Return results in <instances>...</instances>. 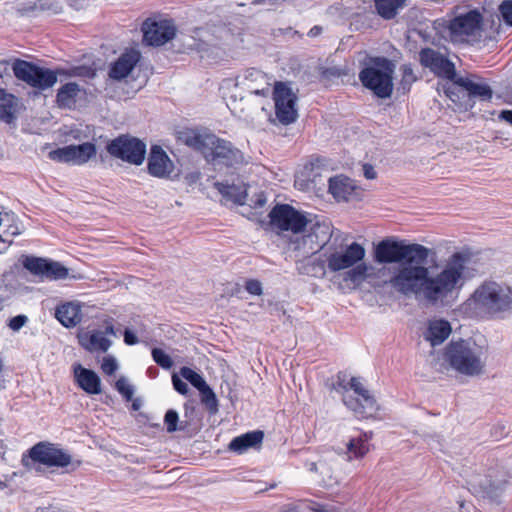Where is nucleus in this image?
Segmentation results:
<instances>
[{
	"mask_svg": "<svg viewBox=\"0 0 512 512\" xmlns=\"http://www.w3.org/2000/svg\"><path fill=\"white\" fill-rule=\"evenodd\" d=\"M355 188L354 181L348 177L340 175L329 179V192L338 201L349 200Z\"/></svg>",
	"mask_w": 512,
	"mask_h": 512,
	"instance_id": "7c9ffc66",
	"label": "nucleus"
},
{
	"mask_svg": "<svg viewBox=\"0 0 512 512\" xmlns=\"http://www.w3.org/2000/svg\"><path fill=\"white\" fill-rule=\"evenodd\" d=\"M16 98L0 89V120L7 124L15 120Z\"/></svg>",
	"mask_w": 512,
	"mask_h": 512,
	"instance_id": "f704fd0d",
	"label": "nucleus"
},
{
	"mask_svg": "<svg viewBox=\"0 0 512 512\" xmlns=\"http://www.w3.org/2000/svg\"><path fill=\"white\" fill-rule=\"evenodd\" d=\"M55 318L66 328H73L82 321V307L79 302H65L57 306Z\"/></svg>",
	"mask_w": 512,
	"mask_h": 512,
	"instance_id": "b1692460",
	"label": "nucleus"
},
{
	"mask_svg": "<svg viewBox=\"0 0 512 512\" xmlns=\"http://www.w3.org/2000/svg\"><path fill=\"white\" fill-rule=\"evenodd\" d=\"M372 432H361L353 436L347 444L349 459L362 458L369 451V441L372 439Z\"/></svg>",
	"mask_w": 512,
	"mask_h": 512,
	"instance_id": "2f4dec72",
	"label": "nucleus"
},
{
	"mask_svg": "<svg viewBox=\"0 0 512 512\" xmlns=\"http://www.w3.org/2000/svg\"><path fill=\"white\" fill-rule=\"evenodd\" d=\"M96 155V146L91 142L68 145L49 152V158L63 163L83 165Z\"/></svg>",
	"mask_w": 512,
	"mask_h": 512,
	"instance_id": "a211bd4d",
	"label": "nucleus"
},
{
	"mask_svg": "<svg viewBox=\"0 0 512 512\" xmlns=\"http://www.w3.org/2000/svg\"><path fill=\"white\" fill-rule=\"evenodd\" d=\"M177 138L188 147L200 151L203 156H205L209 146L213 145L212 141H216L214 134L202 133L194 129L178 131Z\"/></svg>",
	"mask_w": 512,
	"mask_h": 512,
	"instance_id": "5701e85b",
	"label": "nucleus"
},
{
	"mask_svg": "<svg viewBox=\"0 0 512 512\" xmlns=\"http://www.w3.org/2000/svg\"><path fill=\"white\" fill-rule=\"evenodd\" d=\"M245 289L251 295L259 296L262 294V284L256 279L247 280L245 283Z\"/></svg>",
	"mask_w": 512,
	"mask_h": 512,
	"instance_id": "de8ad7c7",
	"label": "nucleus"
},
{
	"mask_svg": "<svg viewBox=\"0 0 512 512\" xmlns=\"http://www.w3.org/2000/svg\"><path fill=\"white\" fill-rule=\"evenodd\" d=\"M483 17L478 10H470L449 21L448 35L452 43H468L481 29Z\"/></svg>",
	"mask_w": 512,
	"mask_h": 512,
	"instance_id": "9b49d317",
	"label": "nucleus"
},
{
	"mask_svg": "<svg viewBox=\"0 0 512 512\" xmlns=\"http://www.w3.org/2000/svg\"><path fill=\"white\" fill-rule=\"evenodd\" d=\"M451 333V325L447 320L435 319L429 321L428 327L424 332V339L432 346L442 344Z\"/></svg>",
	"mask_w": 512,
	"mask_h": 512,
	"instance_id": "cd10ccee",
	"label": "nucleus"
},
{
	"mask_svg": "<svg viewBox=\"0 0 512 512\" xmlns=\"http://www.w3.org/2000/svg\"><path fill=\"white\" fill-rule=\"evenodd\" d=\"M106 150L114 158L139 166L145 160L146 144L137 138L120 135L107 144Z\"/></svg>",
	"mask_w": 512,
	"mask_h": 512,
	"instance_id": "f8f14e48",
	"label": "nucleus"
},
{
	"mask_svg": "<svg viewBox=\"0 0 512 512\" xmlns=\"http://www.w3.org/2000/svg\"><path fill=\"white\" fill-rule=\"evenodd\" d=\"M499 13L503 21L512 26V0H505L499 6Z\"/></svg>",
	"mask_w": 512,
	"mask_h": 512,
	"instance_id": "c03bdc74",
	"label": "nucleus"
},
{
	"mask_svg": "<svg viewBox=\"0 0 512 512\" xmlns=\"http://www.w3.org/2000/svg\"><path fill=\"white\" fill-rule=\"evenodd\" d=\"M27 321H28L27 316L17 315V316L12 317L9 320L8 326L11 330L18 331L26 324Z\"/></svg>",
	"mask_w": 512,
	"mask_h": 512,
	"instance_id": "09e8293b",
	"label": "nucleus"
},
{
	"mask_svg": "<svg viewBox=\"0 0 512 512\" xmlns=\"http://www.w3.org/2000/svg\"><path fill=\"white\" fill-rule=\"evenodd\" d=\"M133 409H134V410H137V409H138V406H137L135 403H133Z\"/></svg>",
	"mask_w": 512,
	"mask_h": 512,
	"instance_id": "e2e57ef3",
	"label": "nucleus"
},
{
	"mask_svg": "<svg viewBox=\"0 0 512 512\" xmlns=\"http://www.w3.org/2000/svg\"><path fill=\"white\" fill-rule=\"evenodd\" d=\"M103 332L105 333V337L107 335L115 336V337L117 336L116 330H115V328H114V326H113V324L111 322H107L106 323Z\"/></svg>",
	"mask_w": 512,
	"mask_h": 512,
	"instance_id": "6e6d98bb",
	"label": "nucleus"
},
{
	"mask_svg": "<svg viewBox=\"0 0 512 512\" xmlns=\"http://www.w3.org/2000/svg\"><path fill=\"white\" fill-rule=\"evenodd\" d=\"M419 61L422 66L428 68L438 77L453 82L458 77L456 75L455 65L446 56L432 48L421 49L419 52Z\"/></svg>",
	"mask_w": 512,
	"mask_h": 512,
	"instance_id": "dca6fc26",
	"label": "nucleus"
},
{
	"mask_svg": "<svg viewBox=\"0 0 512 512\" xmlns=\"http://www.w3.org/2000/svg\"><path fill=\"white\" fill-rule=\"evenodd\" d=\"M498 118L512 125V110H502L499 113Z\"/></svg>",
	"mask_w": 512,
	"mask_h": 512,
	"instance_id": "603ef678",
	"label": "nucleus"
},
{
	"mask_svg": "<svg viewBox=\"0 0 512 512\" xmlns=\"http://www.w3.org/2000/svg\"><path fill=\"white\" fill-rule=\"evenodd\" d=\"M266 203V198L263 193L257 196V200L255 202V207H262Z\"/></svg>",
	"mask_w": 512,
	"mask_h": 512,
	"instance_id": "4d7b16f0",
	"label": "nucleus"
},
{
	"mask_svg": "<svg viewBox=\"0 0 512 512\" xmlns=\"http://www.w3.org/2000/svg\"><path fill=\"white\" fill-rule=\"evenodd\" d=\"M281 512H327L323 508H312L306 504H297L288 506L283 509Z\"/></svg>",
	"mask_w": 512,
	"mask_h": 512,
	"instance_id": "49530a36",
	"label": "nucleus"
},
{
	"mask_svg": "<svg viewBox=\"0 0 512 512\" xmlns=\"http://www.w3.org/2000/svg\"><path fill=\"white\" fill-rule=\"evenodd\" d=\"M349 387L357 397H354L351 394L344 395L345 406L353 411L359 418H369L374 416L378 410V405L374 397L364 387L360 378L351 377L349 379Z\"/></svg>",
	"mask_w": 512,
	"mask_h": 512,
	"instance_id": "ddd939ff",
	"label": "nucleus"
},
{
	"mask_svg": "<svg viewBox=\"0 0 512 512\" xmlns=\"http://www.w3.org/2000/svg\"><path fill=\"white\" fill-rule=\"evenodd\" d=\"M469 305L480 316L498 317L512 310V286L486 281L474 291Z\"/></svg>",
	"mask_w": 512,
	"mask_h": 512,
	"instance_id": "7ed1b4c3",
	"label": "nucleus"
},
{
	"mask_svg": "<svg viewBox=\"0 0 512 512\" xmlns=\"http://www.w3.org/2000/svg\"><path fill=\"white\" fill-rule=\"evenodd\" d=\"M253 86H254V87H260V86H261V84H260V82H256V83H253Z\"/></svg>",
	"mask_w": 512,
	"mask_h": 512,
	"instance_id": "680f3d73",
	"label": "nucleus"
},
{
	"mask_svg": "<svg viewBox=\"0 0 512 512\" xmlns=\"http://www.w3.org/2000/svg\"><path fill=\"white\" fill-rule=\"evenodd\" d=\"M244 81L247 89L252 94L266 97L270 92V83L267 75L258 69L252 68L247 70Z\"/></svg>",
	"mask_w": 512,
	"mask_h": 512,
	"instance_id": "bb28decb",
	"label": "nucleus"
},
{
	"mask_svg": "<svg viewBox=\"0 0 512 512\" xmlns=\"http://www.w3.org/2000/svg\"><path fill=\"white\" fill-rule=\"evenodd\" d=\"M394 63L386 57H371L359 72L361 84L381 99L389 98L393 92Z\"/></svg>",
	"mask_w": 512,
	"mask_h": 512,
	"instance_id": "20e7f679",
	"label": "nucleus"
},
{
	"mask_svg": "<svg viewBox=\"0 0 512 512\" xmlns=\"http://www.w3.org/2000/svg\"><path fill=\"white\" fill-rule=\"evenodd\" d=\"M363 172H364V176L367 179H374L376 177V172H375L374 168L369 164H365L363 166Z\"/></svg>",
	"mask_w": 512,
	"mask_h": 512,
	"instance_id": "5fc2aeb1",
	"label": "nucleus"
},
{
	"mask_svg": "<svg viewBox=\"0 0 512 512\" xmlns=\"http://www.w3.org/2000/svg\"><path fill=\"white\" fill-rule=\"evenodd\" d=\"M28 453L32 461L47 467L65 468L71 465L75 470L81 465L80 460H73L67 451L50 442H39Z\"/></svg>",
	"mask_w": 512,
	"mask_h": 512,
	"instance_id": "0eeeda50",
	"label": "nucleus"
},
{
	"mask_svg": "<svg viewBox=\"0 0 512 512\" xmlns=\"http://www.w3.org/2000/svg\"><path fill=\"white\" fill-rule=\"evenodd\" d=\"M321 31H322V28H321V27H319V26H314V27H312V28L310 29V31H309V33H308V35H309V36L314 37V36L319 35V34L321 33Z\"/></svg>",
	"mask_w": 512,
	"mask_h": 512,
	"instance_id": "13d9d810",
	"label": "nucleus"
},
{
	"mask_svg": "<svg viewBox=\"0 0 512 512\" xmlns=\"http://www.w3.org/2000/svg\"><path fill=\"white\" fill-rule=\"evenodd\" d=\"M364 257L365 249L357 242H353L345 246L342 244L335 246L333 243L327 247V268L331 272L349 269L355 264L361 262Z\"/></svg>",
	"mask_w": 512,
	"mask_h": 512,
	"instance_id": "9d476101",
	"label": "nucleus"
},
{
	"mask_svg": "<svg viewBox=\"0 0 512 512\" xmlns=\"http://www.w3.org/2000/svg\"><path fill=\"white\" fill-rule=\"evenodd\" d=\"M369 266L365 263H357L349 268L346 272L344 279L354 284H360L366 280Z\"/></svg>",
	"mask_w": 512,
	"mask_h": 512,
	"instance_id": "c9c22d12",
	"label": "nucleus"
},
{
	"mask_svg": "<svg viewBox=\"0 0 512 512\" xmlns=\"http://www.w3.org/2000/svg\"><path fill=\"white\" fill-rule=\"evenodd\" d=\"M273 99L278 121L283 125L294 123L297 120L298 113L296 109L297 96L292 89L284 82H276Z\"/></svg>",
	"mask_w": 512,
	"mask_h": 512,
	"instance_id": "4468645a",
	"label": "nucleus"
},
{
	"mask_svg": "<svg viewBox=\"0 0 512 512\" xmlns=\"http://www.w3.org/2000/svg\"><path fill=\"white\" fill-rule=\"evenodd\" d=\"M116 390L126 401H130L134 395V387L125 377H120L115 383Z\"/></svg>",
	"mask_w": 512,
	"mask_h": 512,
	"instance_id": "ea45409f",
	"label": "nucleus"
},
{
	"mask_svg": "<svg viewBox=\"0 0 512 512\" xmlns=\"http://www.w3.org/2000/svg\"><path fill=\"white\" fill-rule=\"evenodd\" d=\"M446 93H447V96H448L452 101H455V99H454L455 93L452 91V89H451V88H448V89H447V91H446Z\"/></svg>",
	"mask_w": 512,
	"mask_h": 512,
	"instance_id": "052dcab7",
	"label": "nucleus"
},
{
	"mask_svg": "<svg viewBox=\"0 0 512 512\" xmlns=\"http://www.w3.org/2000/svg\"><path fill=\"white\" fill-rule=\"evenodd\" d=\"M123 335H124V342L126 345L131 346V345H135L138 343L137 336L130 329L126 328L124 330Z\"/></svg>",
	"mask_w": 512,
	"mask_h": 512,
	"instance_id": "3c124183",
	"label": "nucleus"
},
{
	"mask_svg": "<svg viewBox=\"0 0 512 512\" xmlns=\"http://www.w3.org/2000/svg\"><path fill=\"white\" fill-rule=\"evenodd\" d=\"M306 467L307 469L310 471V472H317V464L315 462H310V463H307L306 464Z\"/></svg>",
	"mask_w": 512,
	"mask_h": 512,
	"instance_id": "bf43d9fd",
	"label": "nucleus"
},
{
	"mask_svg": "<svg viewBox=\"0 0 512 512\" xmlns=\"http://www.w3.org/2000/svg\"><path fill=\"white\" fill-rule=\"evenodd\" d=\"M214 187L226 201L243 205L247 199V186L243 182L230 184L228 181H216Z\"/></svg>",
	"mask_w": 512,
	"mask_h": 512,
	"instance_id": "a878e982",
	"label": "nucleus"
},
{
	"mask_svg": "<svg viewBox=\"0 0 512 512\" xmlns=\"http://www.w3.org/2000/svg\"><path fill=\"white\" fill-rule=\"evenodd\" d=\"M401 81L400 85L404 90H409L413 82L416 81L411 65L404 64L401 66Z\"/></svg>",
	"mask_w": 512,
	"mask_h": 512,
	"instance_id": "a19ab883",
	"label": "nucleus"
},
{
	"mask_svg": "<svg viewBox=\"0 0 512 512\" xmlns=\"http://www.w3.org/2000/svg\"><path fill=\"white\" fill-rule=\"evenodd\" d=\"M346 374L338 373L337 380L333 384V389L342 395V400L344 401V395L350 394L349 380L346 379Z\"/></svg>",
	"mask_w": 512,
	"mask_h": 512,
	"instance_id": "37998d69",
	"label": "nucleus"
},
{
	"mask_svg": "<svg viewBox=\"0 0 512 512\" xmlns=\"http://www.w3.org/2000/svg\"><path fill=\"white\" fill-rule=\"evenodd\" d=\"M406 0H374L375 9L379 16L385 20H391L396 17Z\"/></svg>",
	"mask_w": 512,
	"mask_h": 512,
	"instance_id": "72a5a7b5",
	"label": "nucleus"
},
{
	"mask_svg": "<svg viewBox=\"0 0 512 512\" xmlns=\"http://www.w3.org/2000/svg\"><path fill=\"white\" fill-rule=\"evenodd\" d=\"M15 77L38 90H46L57 82V73L31 62L17 59L12 66Z\"/></svg>",
	"mask_w": 512,
	"mask_h": 512,
	"instance_id": "1a4fd4ad",
	"label": "nucleus"
},
{
	"mask_svg": "<svg viewBox=\"0 0 512 512\" xmlns=\"http://www.w3.org/2000/svg\"><path fill=\"white\" fill-rule=\"evenodd\" d=\"M143 41L149 46H161L174 38L176 28L170 20L148 18L142 24Z\"/></svg>",
	"mask_w": 512,
	"mask_h": 512,
	"instance_id": "f3484780",
	"label": "nucleus"
},
{
	"mask_svg": "<svg viewBox=\"0 0 512 512\" xmlns=\"http://www.w3.org/2000/svg\"><path fill=\"white\" fill-rule=\"evenodd\" d=\"M201 402L206 406L211 414H214L218 411V400L217 397L212 390V388L206 384L200 390Z\"/></svg>",
	"mask_w": 512,
	"mask_h": 512,
	"instance_id": "e433bc0d",
	"label": "nucleus"
},
{
	"mask_svg": "<svg viewBox=\"0 0 512 512\" xmlns=\"http://www.w3.org/2000/svg\"><path fill=\"white\" fill-rule=\"evenodd\" d=\"M430 250L426 247V255L422 261L402 262L398 265L389 280L390 286L404 296H415L427 304L436 305L442 302L453 290L463 275L461 264H448L434 276L429 275L426 267Z\"/></svg>",
	"mask_w": 512,
	"mask_h": 512,
	"instance_id": "f257e3e1",
	"label": "nucleus"
},
{
	"mask_svg": "<svg viewBox=\"0 0 512 512\" xmlns=\"http://www.w3.org/2000/svg\"><path fill=\"white\" fill-rule=\"evenodd\" d=\"M270 223L281 231L293 234L304 232L311 222L307 214L295 209L289 204H277L269 212Z\"/></svg>",
	"mask_w": 512,
	"mask_h": 512,
	"instance_id": "6e6552de",
	"label": "nucleus"
},
{
	"mask_svg": "<svg viewBox=\"0 0 512 512\" xmlns=\"http://www.w3.org/2000/svg\"><path fill=\"white\" fill-rule=\"evenodd\" d=\"M11 244V239L3 238L2 236H0V255L6 253Z\"/></svg>",
	"mask_w": 512,
	"mask_h": 512,
	"instance_id": "864d4df0",
	"label": "nucleus"
},
{
	"mask_svg": "<svg viewBox=\"0 0 512 512\" xmlns=\"http://www.w3.org/2000/svg\"><path fill=\"white\" fill-rule=\"evenodd\" d=\"M74 377L78 386L88 394L101 393L100 377L93 370L82 367L80 364L74 367Z\"/></svg>",
	"mask_w": 512,
	"mask_h": 512,
	"instance_id": "393cba45",
	"label": "nucleus"
},
{
	"mask_svg": "<svg viewBox=\"0 0 512 512\" xmlns=\"http://www.w3.org/2000/svg\"><path fill=\"white\" fill-rule=\"evenodd\" d=\"M141 54L136 49L126 50L121 56L111 65L109 76L115 80H122L126 78L137 63L140 61Z\"/></svg>",
	"mask_w": 512,
	"mask_h": 512,
	"instance_id": "4be33fe9",
	"label": "nucleus"
},
{
	"mask_svg": "<svg viewBox=\"0 0 512 512\" xmlns=\"http://www.w3.org/2000/svg\"><path fill=\"white\" fill-rule=\"evenodd\" d=\"M147 169L151 176L166 178L173 172L174 164L162 147L153 145L150 149Z\"/></svg>",
	"mask_w": 512,
	"mask_h": 512,
	"instance_id": "aec40b11",
	"label": "nucleus"
},
{
	"mask_svg": "<svg viewBox=\"0 0 512 512\" xmlns=\"http://www.w3.org/2000/svg\"><path fill=\"white\" fill-rule=\"evenodd\" d=\"M180 375L198 391L207 384L202 375L189 367H182L180 369Z\"/></svg>",
	"mask_w": 512,
	"mask_h": 512,
	"instance_id": "4c0bfd02",
	"label": "nucleus"
},
{
	"mask_svg": "<svg viewBox=\"0 0 512 512\" xmlns=\"http://www.w3.org/2000/svg\"><path fill=\"white\" fill-rule=\"evenodd\" d=\"M476 75L458 76L454 80L453 86L462 88L468 93L470 98H479L482 101H489L493 96L491 87L481 81Z\"/></svg>",
	"mask_w": 512,
	"mask_h": 512,
	"instance_id": "412c9836",
	"label": "nucleus"
},
{
	"mask_svg": "<svg viewBox=\"0 0 512 512\" xmlns=\"http://www.w3.org/2000/svg\"><path fill=\"white\" fill-rule=\"evenodd\" d=\"M80 92V87L75 82H69L63 85L57 92L56 102L60 108L72 109L76 105V99Z\"/></svg>",
	"mask_w": 512,
	"mask_h": 512,
	"instance_id": "473e14b6",
	"label": "nucleus"
},
{
	"mask_svg": "<svg viewBox=\"0 0 512 512\" xmlns=\"http://www.w3.org/2000/svg\"><path fill=\"white\" fill-rule=\"evenodd\" d=\"M118 368H119V366H118V363H117V360L115 359V357L106 356L103 358V361L101 364V369H102L103 373L111 376L118 370Z\"/></svg>",
	"mask_w": 512,
	"mask_h": 512,
	"instance_id": "a18cd8bd",
	"label": "nucleus"
},
{
	"mask_svg": "<svg viewBox=\"0 0 512 512\" xmlns=\"http://www.w3.org/2000/svg\"><path fill=\"white\" fill-rule=\"evenodd\" d=\"M154 362L161 368L169 370L173 366L172 358L162 349L153 348L151 351Z\"/></svg>",
	"mask_w": 512,
	"mask_h": 512,
	"instance_id": "58836bf2",
	"label": "nucleus"
},
{
	"mask_svg": "<svg viewBox=\"0 0 512 512\" xmlns=\"http://www.w3.org/2000/svg\"><path fill=\"white\" fill-rule=\"evenodd\" d=\"M172 384L174 389L181 395H187L189 392L188 385L182 381L177 375L172 376Z\"/></svg>",
	"mask_w": 512,
	"mask_h": 512,
	"instance_id": "8fccbe9b",
	"label": "nucleus"
},
{
	"mask_svg": "<svg viewBox=\"0 0 512 512\" xmlns=\"http://www.w3.org/2000/svg\"><path fill=\"white\" fill-rule=\"evenodd\" d=\"M264 438L261 430H254L237 436L229 443V449L237 454H243L250 448L259 446Z\"/></svg>",
	"mask_w": 512,
	"mask_h": 512,
	"instance_id": "c85d7f7f",
	"label": "nucleus"
},
{
	"mask_svg": "<svg viewBox=\"0 0 512 512\" xmlns=\"http://www.w3.org/2000/svg\"><path fill=\"white\" fill-rule=\"evenodd\" d=\"M79 343L89 352H106L111 346V341L105 337V333L100 330H93L83 334L79 338Z\"/></svg>",
	"mask_w": 512,
	"mask_h": 512,
	"instance_id": "c756f323",
	"label": "nucleus"
},
{
	"mask_svg": "<svg viewBox=\"0 0 512 512\" xmlns=\"http://www.w3.org/2000/svg\"><path fill=\"white\" fill-rule=\"evenodd\" d=\"M309 232L308 234L303 236L304 244H309V249L311 251L318 250L327 247L332 244V238H334L335 242L340 237V231H334L331 224L329 222L323 221L320 222L316 220L308 224Z\"/></svg>",
	"mask_w": 512,
	"mask_h": 512,
	"instance_id": "6ab92c4d",
	"label": "nucleus"
},
{
	"mask_svg": "<svg viewBox=\"0 0 512 512\" xmlns=\"http://www.w3.org/2000/svg\"><path fill=\"white\" fill-rule=\"evenodd\" d=\"M488 357V345L474 339L451 341L444 351V358L452 369L461 375L474 377L482 374Z\"/></svg>",
	"mask_w": 512,
	"mask_h": 512,
	"instance_id": "f03ea898",
	"label": "nucleus"
},
{
	"mask_svg": "<svg viewBox=\"0 0 512 512\" xmlns=\"http://www.w3.org/2000/svg\"><path fill=\"white\" fill-rule=\"evenodd\" d=\"M178 422H179L178 413L173 409L168 410L164 416V423L166 425L167 432L173 433L177 430H182L183 427H178V425H177Z\"/></svg>",
	"mask_w": 512,
	"mask_h": 512,
	"instance_id": "79ce46f5",
	"label": "nucleus"
},
{
	"mask_svg": "<svg viewBox=\"0 0 512 512\" xmlns=\"http://www.w3.org/2000/svg\"><path fill=\"white\" fill-rule=\"evenodd\" d=\"M215 140L212 141L204 158L210 163L217 171L222 170L224 167L238 169L246 163L244 154L241 150L236 148L231 142L220 139L215 135Z\"/></svg>",
	"mask_w": 512,
	"mask_h": 512,
	"instance_id": "423d86ee",
	"label": "nucleus"
},
{
	"mask_svg": "<svg viewBox=\"0 0 512 512\" xmlns=\"http://www.w3.org/2000/svg\"><path fill=\"white\" fill-rule=\"evenodd\" d=\"M22 265L31 274L48 280H62L69 274L68 268L60 262L41 257L25 256Z\"/></svg>",
	"mask_w": 512,
	"mask_h": 512,
	"instance_id": "2eb2a0df",
	"label": "nucleus"
},
{
	"mask_svg": "<svg viewBox=\"0 0 512 512\" xmlns=\"http://www.w3.org/2000/svg\"><path fill=\"white\" fill-rule=\"evenodd\" d=\"M426 255V247L420 244H409L402 240L386 238L374 248V260L379 264H390L422 261Z\"/></svg>",
	"mask_w": 512,
	"mask_h": 512,
	"instance_id": "39448f33",
	"label": "nucleus"
}]
</instances>
